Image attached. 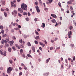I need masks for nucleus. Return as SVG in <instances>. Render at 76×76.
Returning <instances> with one entry per match:
<instances>
[{
    "label": "nucleus",
    "instance_id": "052dcab7",
    "mask_svg": "<svg viewBox=\"0 0 76 76\" xmlns=\"http://www.w3.org/2000/svg\"><path fill=\"white\" fill-rule=\"evenodd\" d=\"M24 67V69H25V70H27V68L25 66Z\"/></svg>",
    "mask_w": 76,
    "mask_h": 76
},
{
    "label": "nucleus",
    "instance_id": "680f3d73",
    "mask_svg": "<svg viewBox=\"0 0 76 76\" xmlns=\"http://www.w3.org/2000/svg\"><path fill=\"white\" fill-rule=\"evenodd\" d=\"M53 48L51 47L50 48V50H53Z\"/></svg>",
    "mask_w": 76,
    "mask_h": 76
},
{
    "label": "nucleus",
    "instance_id": "b1692460",
    "mask_svg": "<svg viewBox=\"0 0 76 76\" xmlns=\"http://www.w3.org/2000/svg\"><path fill=\"white\" fill-rule=\"evenodd\" d=\"M70 9L71 10H72V11L73 10V7H72V6H70Z\"/></svg>",
    "mask_w": 76,
    "mask_h": 76
},
{
    "label": "nucleus",
    "instance_id": "2f4dec72",
    "mask_svg": "<svg viewBox=\"0 0 76 76\" xmlns=\"http://www.w3.org/2000/svg\"><path fill=\"white\" fill-rule=\"evenodd\" d=\"M6 40L7 41H9V38H6Z\"/></svg>",
    "mask_w": 76,
    "mask_h": 76
},
{
    "label": "nucleus",
    "instance_id": "338daca9",
    "mask_svg": "<svg viewBox=\"0 0 76 76\" xmlns=\"http://www.w3.org/2000/svg\"><path fill=\"white\" fill-rule=\"evenodd\" d=\"M31 51H32L31 50H30L29 51V54H31Z\"/></svg>",
    "mask_w": 76,
    "mask_h": 76
},
{
    "label": "nucleus",
    "instance_id": "58836bf2",
    "mask_svg": "<svg viewBox=\"0 0 76 76\" xmlns=\"http://www.w3.org/2000/svg\"><path fill=\"white\" fill-rule=\"evenodd\" d=\"M39 49L40 50H41V51H42V49L41 47H39Z\"/></svg>",
    "mask_w": 76,
    "mask_h": 76
},
{
    "label": "nucleus",
    "instance_id": "423d86ee",
    "mask_svg": "<svg viewBox=\"0 0 76 76\" xmlns=\"http://www.w3.org/2000/svg\"><path fill=\"white\" fill-rule=\"evenodd\" d=\"M1 2H2V5H3L4 6V5L5 4H6V2H5L4 1H3L2 0H1Z\"/></svg>",
    "mask_w": 76,
    "mask_h": 76
},
{
    "label": "nucleus",
    "instance_id": "e2e57ef3",
    "mask_svg": "<svg viewBox=\"0 0 76 76\" xmlns=\"http://www.w3.org/2000/svg\"><path fill=\"white\" fill-rule=\"evenodd\" d=\"M34 21H35V22H37V18H35L34 19Z\"/></svg>",
    "mask_w": 76,
    "mask_h": 76
},
{
    "label": "nucleus",
    "instance_id": "5fc2aeb1",
    "mask_svg": "<svg viewBox=\"0 0 76 76\" xmlns=\"http://www.w3.org/2000/svg\"><path fill=\"white\" fill-rule=\"evenodd\" d=\"M60 48V47H59L58 48H56V50H59Z\"/></svg>",
    "mask_w": 76,
    "mask_h": 76
},
{
    "label": "nucleus",
    "instance_id": "39448f33",
    "mask_svg": "<svg viewBox=\"0 0 76 76\" xmlns=\"http://www.w3.org/2000/svg\"><path fill=\"white\" fill-rule=\"evenodd\" d=\"M18 12H20L21 13H23V10H22V9L20 8H19L18 9Z\"/></svg>",
    "mask_w": 76,
    "mask_h": 76
},
{
    "label": "nucleus",
    "instance_id": "f257e3e1",
    "mask_svg": "<svg viewBox=\"0 0 76 76\" xmlns=\"http://www.w3.org/2000/svg\"><path fill=\"white\" fill-rule=\"evenodd\" d=\"M21 7L23 10H27V5H25L24 4H22L21 5Z\"/></svg>",
    "mask_w": 76,
    "mask_h": 76
},
{
    "label": "nucleus",
    "instance_id": "72a5a7b5",
    "mask_svg": "<svg viewBox=\"0 0 76 76\" xmlns=\"http://www.w3.org/2000/svg\"><path fill=\"white\" fill-rule=\"evenodd\" d=\"M50 58H49L48 59H47L46 60L47 63H48V62L50 61Z\"/></svg>",
    "mask_w": 76,
    "mask_h": 76
},
{
    "label": "nucleus",
    "instance_id": "a19ab883",
    "mask_svg": "<svg viewBox=\"0 0 76 76\" xmlns=\"http://www.w3.org/2000/svg\"><path fill=\"white\" fill-rule=\"evenodd\" d=\"M43 42H45V44H47V41H46V40L44 41Z\"/></svg>",
    "mask_w": 76,
    "mask_h": 76
},
{
    "label": "nucleus",
    "instance_id": "6ab92c4d",
    "mask_svg": "<svg viewBox=\"0 0 76 76\" xmlns=\"http://www.w3.org/2000/svg\"><path fill=\"white\" fill-rule=\"evenodd\" d=\"M12 48L13 50H14V51L16 50V48H15V46H12Z\"/></svg>",
    "mask_w": 76,
    "mask_h": 76
},
{
    "label": "nucleus",
    "instance_id": "c9c22d12",
    "mask_svg": "<svg viewBox=\"0 0 76 76\" xmlns=\"http://www.w3.org/2000/svg\"><path fill=\"white\" fill-rule=\"evenodd\" d=\"M19 42H20V43H22V39H21L20 40H19Z\"/></svg>",
    "mask_w": 76,
    "mask_h": 76
},
{
    "label": "nucleus",
    "instance_id": "a211bd4d",
    "mask_svg": "<svg viewBox=\"0 0 76 76\" xmlns=\"http://www.w3.org/2000/svg\"><path fill=\"white\" fill-rule=\"evenodd\" d=\"M4 43V39H2L1 41V44H3Z\"/></svg>",
    "mask_w": 76,
    "mask_h": 76
},
{
    "label": "nucleus",
    "instance_id": "aec40b11",
    "mask_svg": "<svg viewBox=\"0 0 76 76\" xmlns=\"http://www.w3.org/2000/svg\"><path fill=\"white\" fill-rule=\"evenodd\" d=\"M15 25H16V26H18V23H13V26H15Z\"/></svg>",
    "mask_w": 76,
    "mask_h": 76
},
{
    "label": "nucleus",
    "instance_id": "09e8293b",
    "mask_svg": "<svg viewBox=\"0 0 76 76\" xmlns=\"http://www.w3.org/2000/svg\"><path fill=\"white\" fill-rule=\"evenodd\" d=\"M12 38L13 39H14V40H16V37L15 36H13Z\"/></svg>",
    "mask_w": 76,
    "mask_h": 76
},
{
    "label": "nucleus",
    "instance_id": "f3484780",
    "mask_svg": "<svg viewBox=\"0 0 76 76\" xmlns=\"http://www.w3.org/2000/svg\"><path fill=\"white\" fill-rule=\"evenodd\" d=\"M4 15L5 17H7V12H4Z\"/></svg>",
    "mask_w": 76,
    "mask_h": 76
},
{
    "label": "nucleus",
    "instance_id": "cd10ccee",
    "mask_svg": "<svg viewBox=\"0 0 76 76\" xmlns=\"http://www.w3.org/2000/svg\"><path fill=\"white\" fill-rule=\"evenodd\" d=\"M44 9L45 10V11H46V12H48V9L47 8H44Z\"/></svg>",
    "mask_w": 76,
    "mask_h": 76
},
{
    "label": "nucleus",
    "instance_id": "5701e85b",
    "mask_svg": "<svg viewBox=\"0 0 76 76\" xmlns=\"http://www.w3.org/2000/svg\"><path fill=\"white\" fill-rule=\"evenodd\" d=\"M14 13H15V14H16L17 13H18V12L16 10H15L14 11Z\"/></svg>",
    "mask_w": 76,
    "mask_h": 76
},
{
    "label": "nucleus",
    "instance_id": "3c124183",
    "mask_svg": "<svg viewBox=\"0 0 76 76\" xmlns=\"http://www.w3.org/2000/svg\"><path fill=\"white\" fill-rule=\"evenodd\" d=\"M70 4H71V3L70 2V1H68V2H67L68 4H70Z\"/></svg>",
    "mask_w": 76,
    "mask_h": 76
},
{
    "label": "nucleus",
    "instance_id": "6e6d98bb",
    "mask_svg": "<svg viewBox=\"0 0 76 76\" xmlns=\"http://www.w3.org/2000/svg\"><path fill=\"white\" fill-rule=\"evenodd\" d=\"M75 56H74L73 57V60H75Z\"/></svg>",
    "mask_w": 76,
    "mask_h": 76
},
{
    "label": "nucleus",
    "instance_id": "37998d69",
    "mask_svg": "<svg viewBox=\"0 0 76 76\" xmlns=\"http://www.w3.org/2000/svg\"><path fill=\"white\" fill-rule=\"evenodd\" d=\"M8 42L7 40H4V43H5V44H7V42Z\"/></svg>",
    "mask_w": 76,
    "mask_h": 76
},
{
    "label": "nucleus",
    "instance_id": "0eeeda50",
    "mask_svg": "<svg viewBox=\"0 0 76 76\" xmlns=\"http://www.w3.org/2000/svg\"><path fill=\"white\" fill-rule=\"evenodd\" d=\"M13 43H14V41H13V40L10 41V46H13Z\"/></svg>",
    "mask_w": 76,
    "mask_h": 76
},
{
    "label": "nucleus",
    "instance_id": "7c9ffc66",
    "mask_svg": "<svg viewBox=\"0 0 76 76\" xmlns=\"http://www.w3.org/2000/svg\"><path fill=\"white\" fill-rule=\"evenodd\" d=\"M13 70V68L10 67V72H11Z\"/></svg>",
    "mask_w": 76,
    "mask_h": 76
},
{
    "label": "nucleus",
    "instance_id": "de8ad7c7",
    "mask_svg": "<svg viewBox=\"0 0 76 76\" xmlns=\"http://www.w3.org/2000/svg\"><path fill=\"white\" fill-rule=\"evenodd\" d=\"M14 29H15V30H16V31H18V29H19V28H14Z\"/></svg>",
    "mask_w": 76,
    "mask_h": 76
},
{
    "label": "nucleus",
    "instance_id": "13d9d810",
    "mask_svg": "<svg viewBox=\"0 0 76 76\" xmlns=\"http://www.w3.org/2000/svg\"><path fill=\"white\" fill-rule=\"evenodd\" d=\"M71 35L70 34H68V37H69V38H71Z\"/></svg>",
    "mask_w": 76,
    "mask_h": 76
},
{
    "label": "nucleus",
    "instance_id": "c03bdc74",
    "mask_svg": "<svg viewBox=\"0 0 76 76\" xmlns=\"http://www.w3.org/2000/svg\"><path fill=\"white\" fill-rule=\"evenodd\" d=\"M21 66H23V67H25V65L24 64H23V63L21 64Z\"/></svg>",
    "mask_w": 76,
    "mask_h": 76
},
{
    "label": "nucleus",
    "instance_id": "8fccbe9b",
    "mask_svg": "<svg viewBox=\"0 0 76 76\" xmlns=\"http://www.w3.org/2000/svg\"><path fill=\"white\" fill-rule=\"evenodd\" d=\"M22 75V73L21 72H20L19 73V75L20 76Z\"/></svg>",
    "mask_w": 76,
    "mask_h": 76
},
{
    "label": "nucleus",
    "instance_id": "9d476101",
    "mask_svg": "<svg viewBox=\"0 0 76 76\" xmlns=\"http://www.w3.org/2000/svg\"><path fill=\"white\" fill-rule=\"evenodd\" d=\"M52 22H53V23H55L56 22V20L55 19H53L52 20H51Z\"/></svg>",
    "mask_w": 76,
    "mask_h": 76
},
{
    "label": "nucleus",
    "instance_id": "4c0bfd02",
    "mask_svg": "<svg viewBox=\"0 0 76 76\" xmlns=\"http://www.w3.org/2000/svg\"><path fill=\"white\" fill-rule=\"evenodd\" d=\"M5 45L6 47H9V45L8 44H5Z\"/></svg>",
    "mask_w": 76,
    "mask_h": 76
},
{
    "label": "nucleus",
    "instance_id": "c756f323",
    "mask_svg": "<svg viewBox=\"0 0 76 76\" xmlns=\"http://www.w3.org/2000/svg\"><path fill=\"white\" fill-rule=\"evenodd\" d=\"M27 56H28V57H30L31 58H32V57L29 54H27Z\"/></svg>",
    "mask_w": 76,
    "mask_h": 76
},
{
    "label": "nucleus",
    "instance_id": "412c9836",
    "mask_svg": "<svg viewBox=\"0 0 76 76\" xmlns=\"http://www.w3.org/2000/svg\"><path fill=\"white\" fill-rule=\"evenodd\" d=\"M0 29L2 30L3 29V26H0Z\"/></svg>",
    "mask_w": 76,
    "mask_h": 76
},
{
    "label": "nucleus",
    "instance_id": "393cba45",
    "mask_svg": "<svg viewBox=\"0 0 76 76\" xmlns=\"http://www.w3.org/2000/svg\"><path fill=\"white\" fill-rule=\"evenodd\" d=\"M1 33L2 34H4V30H2L1 31Z\"/></svg>",
    "mask_w": 76,
    "mask_h": 76
},
{
    "label": "nucleus",
    "instance_id": "4468645a",
    "mask_svg": "<svg viewBox=\"0 0 76 76\" xmlns=\"http://www.w3.org/2000/svg\"><path fill=\"white\" fill-rule=\"evenodd\" d=\"M45 23H42V26H43V28H45Z\"/></svg>",
    "mask_w": 76,
    "mask_h": 76
},
{
    "label": "nucleus",
    "instance_id": "2eb2a0df",
    "mask_svg": "<svg viewBox=\"0 0 76 76\" xmlns=\"http://www.w3.org/2000/svg\"><path fill=\"white\" fill-rule=\"evenodd\" d=\"M32 50L33 52H35V48L34 47H33L32 48Z\"/></svg>",
    "mask_w": 76,
    "mask_h": 76
},
{
    "label": "nucleus",
    "instance_id": "1a4fd4ad",
    "mask_svg": "<svg viewBox=\"0 0 76 76\" xmlns=\"http://www.w3.org/2000/svg\"><path fill=\"white\" fill-rule=\"evenodd\" d=\"M7 72L8 74H10V67H9L7 69Z\"/></svg>",
    "mask_w": 76,
    "mask_h": 76
},
{
    "label": "nucleus",
    "instance_id": "bb28decb",
    "mask_svg": "<svg viewBox=\"0 0 76 76\" xmlns=\"http://www.w3.org/2000/svg\"><path fill=\"white\" fill-rule=\"evenodd\" d=\"M7 36V35L6 34H3L2 35V37H6Z\"/></svg>",
    "mask_w": 76,
    "mask_h": 76
},
{
    "label": "nucleus",
    "instance_id": "f8f14e48",
    "mask_svg": "<svg viewBox=\"0 0 76 76\" xmlns=\"http://www.w3.org/2000/svg\"><path fill=\"white\" fill-rule=\"evenodd\" d=\"M23 15H28V13L25 12L23 13Z\"/></svg>",
    "mask_w": 76,
    "mask_h": 76
},
{
    "label": "nucleus",
    "instance_id": "79ce46f5",
    "mask_svg": "<svg viewBox=\"0 0 76 76\" xmlns=\"http://www.w3.org/2000/svg\"><path fill=\"white\" fill-rule=\"evenodd\" d=\"M20 47L21 48H23L24 47L23 45H21L20 46Z\"/></svg>",
    "mask_w": 76,
    "mask_h": 76
},
{
    "label": "nucleus",
    "instance_id": "20e7f679",
    "mask_svg": "<svg viewBox=\"0 0 76 76\" xmlns=\"http://www.w3.org/2000/svg\"><path fill=\"white\" fill-rule=\"evenodd\" d=\"M35 8L36 10L37 11V12L38 13H39V12H40V10L39 9V7H38V6H36Z\"/></svg>",
    "mask_w": 76,
    "mask_h": 76
},
{
    "label": "nucleus",
    "instance_id": "6e6552de",
    "mask_svg": "<svg viewBox=\"0 0 76 76\" xmlns=\"http://www.w3.org/2000/svg\"><path fill=\"white\" fill-rule=\"evenodd\" d=\"M15 45L18 49H20V46H19V45H18V44H15Z\"/></svg>",
    "mask_w": 76,
    "mask_h": 76
},
{
    "label": "nucleus",
    "instance_id": "774afa93",
    "mask_svg": "<svg viewBox=\"0 0 76 76\" xmlns=\"http://www.w3.org/2000/svg\"><path fill=\"white\" fill-rule=\"evenodd\" d=\"M65 62L66 63H67L68 62L67 61V59H65Z\"/></svg>",
    "mask_w": 76,
    "mask_h": 76
},
{
    "label": "nucleus",
    "instance_id": "864d4df0",
    "mask_svg": "<svg viewBox=\"0 0 76 76\" xmlns=\"http://www.w3.org/2000/svg\"><path fill=\"white\" fill-rule=\"evenodd\" d=\"M39 44H40L41 45H43V44H44L43 43H41V42H39Z\"/></svg>",
    "mask_w": 76,
    "mask_h": 76
},
{
    "label": "nucleus",
    "instance_id": "bf43d9fd",
    "mask_svg": "<svg viewBox=\"0 0 76 76\" xmlns=\"http://www.w3.org/2000/svg\"><path fill=\"white\" fill-rule=\"evenodd\" d=\"M28 15L29 16H31V13L29 12H28Z\"/></svg>",
    "mask_w": 76,
    "mask_h": 76
},
{
    "label": "nucleus",
    "instance_id": "ea45409f",
    "mask_svg": "<svg viewBox=\"0 0 76 76\" xmlns=\"http://www.w3.org/2000/svg\"><path fill=\"white\" fill-rule=\"evenodd\" d=\"M58 5L59 6V7H61V3H60V2H59L58 3Z\"/></svg>",
    "mask_w": 76,
    "mask_h": 76
},
{
    "label": "nucleus",
    "instance_id": "473e14b6",
    "mask_svg": "<svg viewBox=\"0 0 76 76\" xmlns=\"http://www.w3.org/2000/svg\"><path fill=\"white\" fill-rule=\"evenodd\" d=\"M70 1L71 4H72V2H73L74 1V0H69Z\"/></svg>",
    "mask_w": 76,
    "mask_h": 76
},
{
    "label": "nucleus",
    "instance_id": "4d7b16f0",
    "mask_svg": "<svg viewBox=\"0 0 76 76\" xmlns=\"http://www.w3.org/2000/svg\"><path fill=\"white\" fill-rule=\"evenodd\" d=\"M74 46H75V45L74 44H71V47H74Z\"/></svg>",
    "mask_w": 76,
    "mask_h": 76
},
{
    "label": "nucleus",
    "instance_id": "f704fd0d",
    "mask_svg": "<svg viewBox=\"0 0 76 76\" xmlns=\"http://www.w3.org/2000/svg\"><path fill=\"white\" fill-rule=\"evenodd\" d=\"M18 16H19L20 17H21V16H22V15H21L19 13H18Z\"/></svg>",
    "mask_w": 76,
    "mask_h": 76
},
{
    "label": "nucleus",
    "instance_id": "603ef678",
    "mask_svg": "<svg viewBox=\"0 0 76 76\" xmlns=\"http://www.w3.org/2000/svg\"><path fill=\"white\" fill-rule=\"evenodd\" d=\"M53 18H57V16L56 15H54L53 16Z\"/></svg>",
    "mask_w": 76,
    "mask_h": 76
},
{
    "label": "nucleus",
    "instance_id": "dca6fc26",
    "mask_svg": "<svg viewBox=\"0 0 76 76\" xmlns=\"http://www.w3.org/2000/svg\"><path fill=\"white\" fill-rule=\"evenodd\" d=\"M39 36H37L35 38L36 39H39Z\"/></svg>",
    "mask_w": 76,
    "mask_h": 76
},
{
    "label": "nucleus",
    "instance_id": "7ed1b4c3",
    "mask_svg": "<svg viewBox=\"0 0 76 76\" xmlns=\"http://www.w3.org/2000/svg\"><path fill=\"white\" fill-rule=\"evenodd\" d=\"M11 7H16V4H14V3L12 2H11Z\"/></svg>",
    "mask_w": 76,
    "mask_h": 76
},
{
    "label": "nucleus",
    "instance_id": "c85d7f7f",
    "mask_svg": "<svg viewBox=\"0 0 76 76\" xmlns=\"http://www.w3.org/2000/svg\"><path fill=\"white\" fill-rule=\"evenodd\" d=\"M26 20L27 21H29V18H26Z\"/></svg>",
    "mask_w": 76,
    "mask_h": 76
},
{
    "label": "nucleus",
    "instance_id": "4be33fe9",
    "mask_svg": "<svg viewBox=\"0 0 76 76\" xmlns=\"http://www.w3.org/2000/svg\"><path fill=\"white\" fill-rule=\"evenodd\" d=\"M72 32L71 31H70L68 33V35H72Z\"/></svg>",
    "mask_w": 76,
    "mask_h": 76
},
{
    "label": "nucleus",
    "instance_id": "49530a36",
    "mask_svg": "<svg viewBox=\"0 0 76 76\" xmlns=\"http://www.w3.org/2000/svg\"><path fill=\"white\" fill-rule=\"evenodd\" d=\"M34 42L36 44H38V42L36 40L34 41Z\"/></svg>",
    "mask_w": 76,
    "mask_h": 76
},
{
    "label": "nucleus",
    "instance_id": "e433bc0d",
    "mask_svg": "<svg viewBox=\"0 0 76 76\" xmlns=\"http://www.w3.org/2000/svg\"><path fill=\"white\" fill-rule=\"evenodd\" d=\"M10 64H12L13 63V61H12V60H10Z\"/></svg>",
    "mask_w": 76,
    "mask_h": 76
},
{
    "label": "nucleus",
    "instance_id": "ddd939ff",
    "mask_svg": "<svg viewBox=\"0 0 76 76\" xmlns=\"http://www.w3.org/2000/svg\"><path fill=\"white\" fill-rule=\"evenodd\" d=\"M20 52L21 54H22V53H23V50L22 49H21L20 50Z\"/></svg>",
    "mask_w": 76,
    "mask_h": 76
},
{
    "label": "nucleus",
    "instance_id": "9b49d317",
    "mask_svg": "<svg viewBox=\"0 0 76 76\" xmlns=\"http://www.w3.org/2000/svg\"><path fill=\"white\" fill-rule=\"evenodd\" d=\"M27 45L29 47H31V44L29 42H28L27 43Z\"/></svg>",
    "mask_w": 76,
    "mask_h": 76
},
{
    "label": "nucleus",
    "instance_id": "0e129e2a",
    "mask_svg": "<svg viewBox=\"0 0 76 76\" xmlns=\"http://www.w3.org/2000/svg\"><path fill=\"white\" fill-rule=\"evenodd\" d=\"M18 28H19L20 29V28H21V26H20V25H19L18 26Z\"/></svg>",
    "mask_w": 76,
    "mask_h": 76
},
{
    "label": "nucleus",
    "instance_id": "69168bd1",
    "mask_svg": "<svg viewBox=\"0 0 76 76\" xmlns=\"http://www.w3.org/2000/svg\"><path fill=\"white\" fill-rule=\"evenodd\" d=\"M6 11H9V9H8V8H7L6 9Z\"/></svg>",
    "mask_w": 76,
    "mask_h": 76
},
{
    "label": "nucleus",
    "instance_id": "a18cd8bd",
    "mask_svg": "<svg viewBox=\"0 0 76 76\" xmlns=\"http://www.w3.org/2000/svg\"><path fill=\"white\" fill-rule=\"evenodd\" d=\"M0 54H1V55H3V52H2V51H1V50H0Z\"/></svg>",
    "mask_w": 76,
    "mask_h": 76
},
{
    "label": "nucleus",
    "instance_id": "f03ea898",
    "mask_svg": "<svg viewBox=\"0 0 76 76\" xmlns=\"http://www.w3.org/2000/svg\"><path fill=\"white\" fill-rule=\"evenodd\" d=\"M48 1H46V3L47 4H51V3H53V0H48Z\"/></svg>",
    "mask_w": 76,
    "mask_h": 76
},
{
    "label": "nucleus",
    "instance_id": "a878e982",
    "mask_svg": "<svg viewBox=\"0 0 76 76\" xmlns=\"http://www.w3.org/2000/svg\"><path fill=\"white\" fill-rule=\"evenodd\" d=\"M69 29L71 30V29H73V26H69Z\"/></svg>",
    "mask_w": 76,
    "mask_h": 76
}]
</instances>
